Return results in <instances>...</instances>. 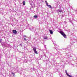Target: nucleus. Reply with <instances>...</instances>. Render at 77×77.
<instances>
[{
	"label": "nucleus",
	"instance_id": "nucleus-11",
	"mask_svg": "<svg viewBox=\"0 0 77 77\" xmlns=\"http://www.w3.org/2000/svg\"><path fill=\"white\" fill-rule=\"evenodd\" d=\"M66 73V75L68 74V73L67 72V71L66 70H65Z\"/></svg>",
	"mask_w": 77,
	"mask_h": 77
},
{
	"label": "nucleus",
	"instance_id": "nucleus-15",
	"mask_svg": "<svg viewBox=\"0 0 77 77\" xmlns=\"http://www.w3.org/2000/svg\"><path fill=\"white\" fill-rule=\"evenodd\" d=\"M25 37H26V36H25Z\"/></svg>",
	"mask_w": 77,
	"mask_h": 77
},
{
	"label": "nucleus",
	"instance_id": "nucleus-10",
	"mask_svg": "<svg viewBox=\"0 0 77 77\" xmlns=\"http://www.w3.org/2000/svg\"><path fill=\"white\" fill-rule=\"evenodd\" d=\"M34 18H38V16H36V15H35L33 17Z\"/></svg>",
	"mask_w": 77,
	"mask_h": 77
},
{
	"label": "nucleus",
	"instance_id": "nucleus-4",
	"mask_svg": "<svg viewBox=\"0 0 77 77\" xmlns=\"http://www.w3.org/2000/svg\"><path fill=\"white\" fill-rule=\"evenodd\" d=\"M49 31L51 34V35L53 34V31L50 29L49 30Z\"/></svg>",
	"mask_w": 77,
	"mask_h": 77
},
{
	"label": "nucleus",
	"instance_id": "nucleus-9",
	"mask_svg": "<svg viewBox=\"0 0 77 77\" xmlns=\"http://www.w3.org/2000/svg\"><path fill=\"white\" fill-rule=\"evenodd\" d=\"M48 7H49V8H51V6L50 5H48Z\"/></svg>",
	"mask_w": 77,
	"mask_h": 77
},
{
	"label": "nucleus",
	"instance_id": "nucleus-13",
	"mask_svg": "<svg viewBox=\"0 0 77 77\" xmlns=\"http://www.w3.org/2000/svg\"><path fill=\"white\" fill-rule=\"evenodd\" d=\"M24 41H26V38H24Z\"/></svg>",
	"mask_w": 77,
	"mask_h": 77
},
{
	"label": "nucleus",
	"instance_id": "nucleus-12",
	"mask_svg": "<svg viewBox=\"0 0 77 77\" xmlns=\"http://www.w3.org/2000/svg\"><path fill=\"white\" fill-rule=\"evenodd\" d=\"M11 74H13V75H15V74L13 72H11Z\"/></svg>",
	"mask_w": 77,
	"mask_h": 77
},
{
	"label": "nucleus",
	"instance_id": "nucleus-2",
	"mask_svg": "<svg viewBox=\"0 0 77 77\" xmlns=\"http://www.w3.org/2000/svg\"><path fill=\"white\" fill-rule=\"evenodd\" d=\"M33 51H34L35 53V54H38V52L36 51V48H33Z\"/></svg>",
	"mask_w": 77,
	"mask_h": 77
},
{
	"label": "nucleus",
	"instance_id": "nucleus-8",
	"mask_svg": "<svg viewBox=\"0 0 77 77\" xmlns=\"http://www.w3.org/2000/svg\"><path fill=\"white\" fill-rule=\"evenodd\" d=\"M67 76H68V77H72V76H71V75L68 74H67Z\"/></svg>",
	"mask_w": 77,
	"mask_h": 77
},
{
	"label": "nucleus",
	"instance_id": "nucleus-5",
	"mask_svg": "<svg viewBox=\"0 0 77 77\" xmlns=\"http://www.w3.org/2000/svg\"><path fill=\"white\" fill-rule=\"evenodd\" d=\"M48 37L47 36H44V39H47Z\"/></svg>",
	"mask_w": 77,
	"mask_h": 77
},
{
	"label": "nucleus",
	"instance_id": "nucleus-3",
	"mask_svg": "<svg viewBox=\"0 0 77 77\" xmlns=\"http://www.w3.org/2000/svg\"><path fill=\"white\" fill-rule=\"evenodd\" d=\"M13 33L14 34H17V32L15 30H13Z\"/></svg>",
	"mask_w": 77,
	"mask_h": 77
},
{
	"label": "nucleus",
	"instance_id": "nucleus-7",
	"mask_svg": "<svg viewBox=\"0 0 77 77\" xmlns=\"http://www.w3.org/2000/svg\"><path fill=\"white\" fill-rule=\"evenodd\" d=\"M45 3H46V4L47 5V6H48V2H47V1H45Z\"/></svg>",
	"mask_w": 77,
	"mask_h": 77
},
{
	"label": "nucleus",
	"instance_id": "nucleus-14",
	"mask_svg": "<svg viewBox=\"0 0 77 77\" xmlns=\"http://www.w3.org/2000/svg\"><path fill=\"white\" fill-rule=\"evenodd\" d=\"M59 12H62V11H59Z\"/></svg>",
	"mask_w": 77,
	"mask_h": 77
},
{
	"label": "nucleus",
	"instance_id": "nucleus-6",
	"mask_svg": "<svg viewBox=\"0 0 77 77\" xmlns=\"http://www.w3.org/2000/svg\"><path fill=\"white\" fill-rule=\"evenodd\" d=\"M23 5H25V3H26V1H23Z\"/></svg>",
	"mask_w": 77,
	"mask_h": 77
},
{
	"label": "nucleus",
	"instance_id": "nucleus-1",
	"mask_svg": "<svg viewBox=\"0 0 77 77\" xmlns=\"http://www.w3.org/2000/svg\"><path fill=\"white\" fill-rule=\"evenodd\" d=\"M60 33L65 38H66V35L65 34L64 32H62V31H60Z\"/></svg>",
	"mask_w": 77,
	"mask_h": 77
}]
</instances>
